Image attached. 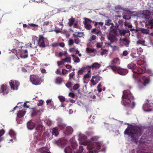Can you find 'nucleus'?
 Listing matches in <instances>:
<instances>
[{
    "label": "nucleus",
    "instance_id": "1",
    "mask_svg": "<svg viewBox=\"0 0 153 153\" xmlns=\"http://www.w3.org/2000/svg\"><path fill=\"white\" fill-rule=\"evenodd\" d=\"M143 132L142 127L131 125L126 129L124 134L128 135L132 141L137 142V140L142 135Z\"/></svg>",
    "mask_w": 153,
    "mask_h": 153
},
{
    "label": "nucleus",
    "instance_id": "2",
    "mask_svg": "<svg viewBox=\"0 0 153 153\" xmlns=\"http://www.w3.org/2000/svg\"><path fill=\"white\" fill-rule=\"evenodd\" d=\"M122 99V104L126 107H128L131 101L134 100V98L130 91L127 90L123 91Z\"/></svg>",
    "mask_w": 153,
    "mask_h": 153
},
{
    "label": "nucleus",
    "instance_id": "3",
    "mask_svg": "<svg viewBox=\"0 0 153 153\" xmlns=\"http://www.w3.org/2000/svg\"><path fill=\"white\" fill-rule=\"evenodd\" d=\"M101 144L100 142H94L90 143L86 147L88 150L87 153H98V151L100 149Z\"/></svg>",
    "mask_w": 153,
    "mask_h": 153
},
{
    "label": "nucleus",
    "instance_id": "4",
    "mask_svg": "<svg viewBox=\"0 0 153 153\" xmlns=\"http://www.w3.org/2000/svg\"><path fill=\"white\" fill-rule=\"evenodd\" d=\"M30 79L32 84L37 85L41 83V79L37 75H31L30 76Z\"/></svg>",
    "mask_w": 153,
    "mask_h": 153
},
{
    "label": "nucleus",
    "instance_id": "5",
    "mask_svg": "<svg viewBox=\"0 0 153 153\" xmlns=\"http://www.w3.org/2000/svg\"><path fill=\"white\" fill-rule=\"evenodd\" d=\"M78 140L79 141V143L82 145L87 146L90 143L87 140V138L86 136L83 134H80L79 135Z\"/></svg>",
    "mask_w": 153,
    "mask_h": 153
},
{
    "label": "nucleus",
    "instance_id": "6",
    "mask_svg": "<svg viewBox=\"0 0 153 153\" xmlns=\"http://www.w3.org/2000/svg\"><path fill=\"white\" fill-rule=\"evenodd\" d=\"M145 71V68L138 67L135 69L134 70H133V76L134 79H136L137 76L136 75V74H143Z\"/></svg>",
    "mask_w": 153,
    "mask_h": 153
},
{
    "label": "nucleus",
    "instance_id": "7",
    "mask_svg": "<svg viewBox=\"0 0 153 153\" xmlns=\"http://www.w3.org/2000/svg\"><path fill=\"white\" fill-rule=\"evenodd\" d=\"M94 21H92L88 18H85V20L83 22L84 27L87 30H90L92 28V26L91 25V23H94Z\"/></svg>",
    "mask_w": 153,
    "mask_h": 153
},
{
    "label": "nucleus",
    "instance_id": "8",
    "mask_svg": "<svg viewBox=\"0 0 153 153\" xmlns=\"http://www.w3.org/2000/svg\"><path fill=\"white\" fill-rule=\"evenodd\" d=\"M9 84L11 89L14 90H17L19 84L17 81L11 80L9 82Z\"/></svg>",
    "mask_w": 153,
    "mask_h": 153
},
{
    "label": "nucleus",
    "instance_id": "9",
    "mask_svg": "<svg viewBox=\"0 0 153 153\" xmlns=\"http://www.w3.org/2000/svg\"><path fill=\"white\" fill-rule=\"evenodd\" d=\"M116 68L113 71L115 73H118L119 74L122 75H126L128 72V70L125 69L121 68L119 67L117 68Z\"/></svg>",
    "mask_w": 153,
    "mask_h": 153
},
{
    "label": "nucleus",
    "instance_id": "10",
    "mask_svg": "<svg viewBox=\"0 0 153 153\" xmlns=\"http://www.w3.org/2000/svg\"><path fill=\"white\" fill-rule=\"evenodd\" d=\"M44 129V128L42 125L40 124L38 125L36 128V130L34 133V134L35 135L38 134V135L40 136Z\"/></svg>",
    "mask_w": 153,
    "mask_h": 153
},
{
    "label": "nucleus",
    "instance_id": "11",
    "mask_svg": "<svg viewBox=\"0 0 153 153\" xmlns=\"http://www.w3.org/2000/svg\"><path fill=\"white\" fill-rule=\"evenodd\" d=\"M120 62L119 59L118 58L114 59L111 62V65L109 66V67L113 71L116 69L115 68H117L118 66H116L115 64H119Z\"/></svg>",
    "mask_w": 153,
    "mask_h": 153
},
{
    "label": "nucleus",
    "instance_id": "12",
    "mask_svg": "<svg viewBox=\"0 0 153 153\" xmlns=\"http://www.w3.org/2000/svg\"><path fill=\"white\" fill-rule=\"evenodd\" d=\"M117 33L111 30H110L109 33V35L108 37V40L111 42H113L117 40L116 39Z\"/></svg>",
    "mask_w": 153,
    "mask_h": 153
},
{
    "label": "nucleus",
    "instance_id": "13",
    "mask_svg": "<svg viewBox=\"0 0 153 153\" xmlns=\"http://www.w3.org/2000/svg\"><path fill=\"white\" fill-rule=\"evenodd\" d=\"M102 78L99 75L94 76H92V79L91 81V82L92 84L93 85H94L97 84L98 82L101 80Z\"/></svg>",
    "mask_w": 153,
    "mask_h": 153
},
{
    "label": "nucleus",
    "instance_id": "14",
    "mask_svg": "<svg viewBox=\"0 0 153 153\" xmlns=\"http://www.w3.org/2000/svg\"><path fill=\"white\" fill-rule=\"evenodd\" d=\"M44 39V38L42 35H39L38 42L39 43V46L40 47L44 48L45 47Z\"/></svg>",
    "mask_w": 153,
    "mask_h": 153
},
{
    "label": "nucleus",
    "instance_id": "15",
    "mask_svg": "<svg viewBox=\"0 0 153 153\" xmlns=\"http://www.w3.org/2000/svg\"><path fill=\"white\" fill-rule=\"evenodd\" d=\"M100 67V65L97 62H95L91 66H87L88 70H90L91 68L98 69ZM91 70L88 71V72H90Z\"/></svg>",
    "mask_w": 153,
    "mask_h": 153
},
{
    "label": "nucleus",
    "instance_id": "16",
    "mask_svg": "<svg viewBox=\"0 0 153 153\" xmlns=\"http://www.w3.org/2000/svg\"><path fill=\"white\" fill-rule=\"evenodd\" d=\"M26 111L25 110H22L19 111L17 114V117L16 118V120L18 121L19 118H22L25 115Z\"/></svg>",
    "mask_w": 153,
    "mask_h": 153
},
{
    "label": "nucleus",
    "instance_id": "17",
    "mask_svg": "<svg viewBox=\"0 0 153 153\" xmlns=\"http://www.w3.org/2000/svg\"><path fill=\"white\" fill-rule=\"evenodd\" d=\"M146 26L149 29H152L153 28V19L149 20L146 24Z\"/></svg>",
    "mask_w": 153,
    "mask_h": 153
},
{
    "label": "nucleus",
    "instance_id": "18",
    "mask_svg": "<svg viewBox=\"0 0 153 153\" xmlns=\"http://www.w3.org/2000/svg\"><path fill=\"white\" fill-rule=\"evenodd\" d=\"M27 126L28 129L32 130L34 128L35 124L31 121H30L27 123Z\"/></svg>",
    "mask_w": 153,
    "mask_h": 153
},
{
    "label": "nucleus",
    "instance_id": "19",
    "mask_svg": "<svg viewBox=\"0 0 153 153\" xmlns=\"http://www.w3.org/2000/svg\"><path fill=\"white\" fill-rule=\"evenodd\" d=\"M92 33H94L97 36H100L102 35V33L100 30L97 29L96 28L92 29L91 31Z\"/></svg>",
    "mask_w": 153,
    "mask_h": 153
},
{
    "label": "nucleus",
    "instance_id": "20",
    "mask_svg": "<svg viewBox=\"0 0 153 153\" xmlns=\"http://www.w3.org/2000/svg\"><path fill=\"white\" fill-rule=\"evenodd\" d=\"M136 64L133 62H132L129 63L127 65L128 68L129 69L132 70L133 71V70H134L136 68Z\"/></svg>",
    "mask_w": 153,
    "mask_h": 153
},
{
    "label": "nucleus",
    "instance_id": "21",
    "mask_svg": "<svg viewBox=\"0 0 153 153\" xmlns=\"http://www.w3.org/2000/svg\"><path fill=\"white\" fill-rule=\"evenodd\" d=\"M141 80L143 82V84L144 86L149 83V80L148 78L145 76H143Z\"/></svg>",
    "mask_w": 153,
    "mask_h": 153
},
{
    "label": "nucleus",
    "instance_id": "22",
    "mask_svg": "<svg viewBox=\"0 0 153 153\" xmlns=\"http://www.w3.org/2000/svg\"><path fill=\"white\" fill-rule=\"evenodd\" d=\"M63 81V78L60 76H57L54 79L55 82L57 84H61Z\"/></svg>",
    "mask_w": 153,
    "mask_h": 153
},
{
    "label": "nucleus",
    "instance_id": "23",
    "mask_svg": "<svg viewBox=\"0 0 153 153\" xmlns=\"http://www.w3.org/2000/svg\"><path fill=\"white\" fill-rule=\"evenodd\" d=\"M73 131L72 128L70 126H68L66 128L65 131V134L67 135H69L71 134Z\"/></svg>",
    "mask_w": 153,
    "mask_h": 153
},
{
    "label": "nucleus",
    "instance_id": "24",
    "mask_svg": "<svg viewBox=\"0 0 153 153\" xmlns=\"http://www.w3.org/2000/svg\"><path fill=\"white\" fill-rule=\"evenodd\" d=\"M57 145L59 146H64L66 142L64 140H59L56 142Z\"/></svg>",
    "mask_w": 153,
    "mask_h": 153
},
{
    "label": "nucleus",
    "instance_id": "25",
    "mask_svg": "<svg viewBox=\"0 0 153 153\" xmlns=\"http://www.w3.org/2000/svg\"><path fill=\"white\" fill-rule=\"evenodd\" d=\"M28 51L27 50H24V53L23 52L20 55V57L21 58L23 59H25L27 58L28 56Z\"/></svg>",
    "mask_w": 153,
    "mask_h": 153
},
{
    "label": "nucleus",
    "instance_id": "26",
    "mask_svg": "<svg viewBox=\"0 0 153 153\" xmlns=\"http://www.w3.org/2000/svg\"><path fill=\"white\" fill-rule=\"evenodd\" d=\"M50 22L49 21L45 22L43 23V25H41L39 26L42 29V30L44 31L45 28V26H47L49 25Z\"/></svg>",
    "mask_w": 153,
    "mask_h": 153
},
{
    "label": "nucleus",
    "instance_id": "27",
    "mask_svg": "<svg viewBox=\"0 0 153 153\" xmlns=\"http://www.w3.org/2000/svg\"><path fill=\"white\" fill-rule=\"evenodd\" d=\"M7 88V85L2 84L1 87V89H0V93H2L6 91Z\"/></svg>",
    "mask_w": 153,
    "mask_h": 153
},
{
    "label": "nucleus",
    "instance_id": "28",
    "mask_svg": "<svg viewBox=\"0 0 153 153\" xmlns=\"http://www.w3.org/2000/svg\"><path fill=\"white\" fill-rule=\"evenodd\" d=\"M52 134L53 135L56 136L59 134V132L58 129L56 128H53L52 130Z\"/></svg>",
    "mask_w": 153,
    "mask_h": 153
},
{
    "label": "nucleus",
    "instance_id": "29",
    "mask_svg": "<svg viewBox=\"0 0 153 153\" xmlns=\"http://www.w3.org/2000/svg\"><path fill=\"white\" fill-rule=\"evenodd\" d=\"M86 69L88 70L87 66L86 67H84L82 68L81 69H79L78 72V75L82 74Z\"/></svg>",
    "mask_w": 153,
    "mask_h": 153
},
{
    "label": "nucleus",
    "instance_id": "30",
    "mask_svg": "<svg viewBox=\"0 0 153 153\" xmlns=\"http://www.w3.org/2000/svg\"><path fill=\"white\" fill-rule=\"evenodd\" d=\"M143 16L146 19H148L150 15V11L148 10H145L143 11Z\"/></svg>",
    "mask_w": 153,
    "mask_h": 153
},
{
    "label": "nucleus",
    "instance_id": "31",
    "mask_svg": "<svg viewBox=\"0 0 153 153\" xmlns=\"http://www.w3.org/2000/svg\"><path fill=\"white\" fill-rule=\"evenodd\" d=\"M75 19L73 17H71V18L69 19L68 20V25L69 26H71L74 24L75 21Z\"/></svg>",
    "mask_w": 153,
    "mask_h": 153
},
{
    "label": "nucleus",
    "instance_id": "32",
    "mask_svg": "<svg viewBox=\"0 0 153 153\" xmlns=\"http://www.w3.org/2000/svg\"><path fill=\"white\" fill-rule=\"evenodd\" d=\"M72 56L73 57V59L75 62L78 63L80 61V59L77 56H75L74 55H72Z\"/></svg>",
    "mask_w": 153,
    "mask_h": 153
},
{
    "label": "nucleus",
    "instance_id": "33",
    "mask_svg": "<svg viewBox=\"0 0 153 153\" xmlns=\"http://www.w3.org/2000/svg\"><path fill=\"white\" fill-rule=\"evenodd\" d=\"M65 153H72V150L69 146L66 147L64 150Z\"/></svg>",
    "mask_w": 153,
    "mask_h": 153
},
{
    "label": "nucleus",
    "instance_id": "34",
    "mask_svg": "<svg viewBox=\"0 0 153 153\" xmlns=\"http://www.w3.org/2000/svg\"><path fill=\"white\" fill-rule=\"evenodd\" d=\"M75 75V73L74 71L70 73L69 75V79L71 80L73 79V80H75L74 76Z\"/></svg>",
    "mask_w": 153,
    "mask_h": 153
},
{
    "label": "nucleus",
    "instance_id": "35",
    "mask_svg": "<svg viewBox=\"0 0 153 153\" xmlns=\"http://www.w3.org/2000/svg\"><path fill=\"white\" fill-rule=\"evenodd\" d=\"M58 125L62 128H64L66 126V125L62 122H59L58 123Z\"/></svg>",
    "mask_w": 153,
    "mask_h": 153
},
{
    "label": "nucleus",
    "instance_id": "36",
    "mask_svg": "<svg viewBox=\"0 0 153 153\" xmlns=\"http://www.w3.org/2000/svg\"><path fill=\"white\" fill-rule=\"evenodd\" d=\"M105 25L107 26H110L112 23V21L110 19L105 20Z\"/></svg>",
    "mask_w": 153,
    "mask_h": 153
},
{
    "label": "nucleus",
    "instance_id": "37",
    "mask_svg": "<svg viewBox=\"0 0 153 153\" xmlns=\"http://www.w3.org/2000/svg\"><path fill=\"white\" fill-rule=\"evenodd\" d=\"M123 41L124 42V44L125 45H129L130 42L126 38H125L123 39Z\"/></svg>",
    "mask_w": 153,
    "mask_h": 153
},
{
    "label": "nucleus",
    "instance_id": "38",
    "mask_svg": "<svg viewBox=\"0 0 153 153\" xmlns=\"http://www.w3.org/2000/svg\"><path fill=\"white\" fill-rule=\"evenodd\" d=\"M58 98L61 102H63L65 101V97L62 96H58Z\"/></svg>",
    "mask_w": 153,
    "mask_h": 153
},
{
    "label": "nucleus",
    "instance_id": "39",
    "mask_svg": "<svg viewBox=\"0 0 153 153\" xmlns=\"http://www.w3.org/2000/svg\"><path fill=\"white\" fill-rule=\"evenodd\" d=\"M29 25L31 27H34V29H33V30H37L38 29V28L37 27H38V25H37L32 23H30L29 24Z\"/></svg>",
    "mask_w": 153,
    "mask_h": 153
},
{
    "label": "nucleus",
    "instance_id": "40",
    "mask_svg": "<svg viewBox=\"0 0 153 153\" xmlns=\"http://www.w3.org/2000/svg\"><path fill=\"white\" fill-rule=\"evenodd\" d=\"M108 52V51L105 49H101L100 51V54L102 56L105 54L107 53Z\"/></svg>",
    "mask_w": 153,
    "mask_h": 153
},
{
    "label": "nucleus",
    "instance_id": "41",
    "mask_svg": "<svg viewBox=\"0 0 153 153\" xmlns=\"http://www.w3.org/2000/svg\"><path fill=\"white\" fill-rule=\"evenodd\" d=\"M86 51L87 53H93L94 51V49L87 48L86 49Z\"/></svg>",
    "mask_w": 153,
    "mask_h": 153
},
{
    "label": "nucleus",
    "instance_id": "42",
    "mask_svg": "<svg viewBox=\"0 0 153 153\" xmlns=\"http://www.w3.org/2000/svg\"><path fill=\"white\" fill-rule=\"evenodd\" d=\"M96 39V36L95 35H92L91 37L89 39V42H92L93 41L95 40Z\"/></svg>",
    "mask_w": 153,
    "mask_h": 153
},
{
    "label": "nucleus",
    "instance_id": "43",
    "mask_svg": "<svg viewBox=\"0 0 153 153\" xmlns=\"http://www.w3.org/2000/svg\"><path fill=\"white\" fill-rule=\"evenodd\" d=\"M63 60L65 62H67L71 63V58L70 57H67L65 59H63Z\"/></svg>",
    "mask_w": 153,
    "mask_h": 153
},
{
    "label": "nucleus",
    "instance_id": "44",
    "mask_svg": "<svg viewBox=\"0 0 153 153\" xmlns=\"http://www.w3.org/2000/svg\"><path fill=\"white\" fill-rule=\"evenodd\" d=\"M119 33L120 34L121 36H124L126 33L125 30H120Z\"/></svg>",
    "mask_w": 153,
    "mask_h": 153
},
{
    "label": "nucleus",
    "instance_id": "45",
    "mask_svg": "<svg viewBox=\"0 0 153 153\" xmlns=\"http://www.w3.org/2000/svg\"><path fill=\"white\" fill-rule=\"evenodd\" d=\"M83 147L82 146H80L79 149L78 150V153H82L83 151Z\"/></svg>",
    "mask_w": 153,
    "mask_h": 153
},
{
    "label": "nucleus",
    "instance_id": "46",
    "mask_svg": "<svg viewBox=\"0 0 153 153\" xmlns=\"http://www.w3.org/2000/svg\"><path fill=\"white\" fill-rule=\"evenodd\" d=\"M145 42V41L144 40H139L137 41V44H141L142 45H144Z\"/></svg>",
    "mask_w": 153,
    "mask_h": 153
},
{
    "label": "nucleus",
    "instance_id": "47",
    "mask_svg": "<svg viewBox=\"0 0 153 153\" xmlns=\"http://www.w3.org/2000/svg\"><path fill=\"white\" fill-rule=\"evenodd\" d=\"M71 71V70H69V71H68L66 69H63L62 70V72L61 73L63 75H65L68 72H69Z\"/></svg>",
    "mask_w": 153,
    "mask_h": 153
},
{
    "label": "nucleus",
    "instance_id": "48",
    "mask_svg": "<svg viewBox=\"0 0 153 153\" xmlns=\"http://www.w3.org/2000/svg\"><path fill=\"white\" fill-rule=\"evenodd\" d=\"M144 63V61L143 60H139L137 61V65H143Z\"/></svg>",
    "mask_w": 153,
    "mask_h": 153
},
{
    "label": "nucleus",
    "instance_id": "49",
    "mask_svg": "<svg viewBox=\"0 0 153 153\" xmlns=\"http://www.w3.org/2000/svg\"><path fill=\"white\" fill-rule=\"evenodd\" d=\"M98 138V137L94 136L92 137L91 139V140L92 141H97Z\"/></svg>",
    "mask_w": 153,
    "mask_h": 153
},
{
    "label": "nucleus",
    "instance_id": "50",
    "mask_svg": "<svg viewBox=\"0 0 153 153\" xmlns=\"http://www.w3.org/2000/svg\"><path fill=\"white\" fill-rule=\"evenodd\" d=\"M123 18L124 19L129 20L131 18V17L129 15H125L123 16Z\"/></svg>",
    "mask_w": 153,
    "mask_h": 153
},
{
    "label": "nucleus",
    "instance_id": "51",
    "mask_svg": "<svg viewBox=\"0 0 153 153\" xmlns=\"http://www.w3.org/2000/svg\"><path fill=\"white\" fill-rule=\"evenodd\" d=\"M65 62L63 60V59H62L60 61H58L57 62V64L58 66L62 65Z\"/></svg>",
    "mask_w": 153,
    "mask_h": 153
},
{
    "label": "nucleus",
    "instance_id": "52",
    "mask_svg": "<svg viewBox=\"0 0 153 153\" xmlns=\"http://www.w3.org/2000/svg\"><path fill=\"white\" fill-rule=\"evenodd\" d=\"M37 135H35L34 137V140L35 142L37 143L38 140V136H40L38 134Z\"/></svg>",
    "mask_w": 153,
    "mask_h": 153
},
{
    "label": "nucleus",
    "instance_id": "53",
    "mask_svg": "<svg viewBox=\"0 0 153 153\" xmlns=\"http://www.w3.org/2000/svg\"><path fill=\"white\" fill-rule=\"evenodd\" d=\"M119 27V25L118 24H116L115 26H114V29H113V30H111V31L116 33V30L117 29H118V28Z\"/></svg>",
    "mask_w": 153,
    "mask_h": 153
},
{
    "label": "nucleus",
    "instance_id": "54",
    "mask_svg": "<svg viewBox=\"0 0 153 153\" xmlns=\"http://www.w3.org/2000/svg\"><path fill=\"white\" fill-rule=\"evenodd\" d=\"M141 31L142 33H144L145 34H147L149 33L148 30L144 29H142L141 30Z\"/></svg>",
    "mask_w": 153,
    "mask_h": 153
},
{
    "label": "nucleus",
    "instance_id": "55",
    "mask_svg": "<svg viewBox=\"0 0 153 153\" xmlns=\"http://www.w3.org/2000/svg\"><path fill=\"white\" fill-rule=\"evenodd\" d=\"M80 41V39L78 38H75L74 42L76 44H78Z\"/></svg>",
    "mask_w": 153,
    "mask_h": 153
},
{
    "label": "nucleus",
    "instance_id": "56",
    "mask_svg": "<svg viewBox=\"0 0 153 153\" xmlns=\"http://www.w3.org/2000/svg\"><path fill=\"white\" fill-rule=\"evenodd\" d=\"M79 87V85L78 84H75L73 87V89L76 90Z\"/></svg>",
    "mask_w": 153,
    "mask_h": 153
},
{
    "label": "nucleus",
    "instance_id": "57",
    "mask_svg": "<svg viewBox=\"0 0 153 153\" xmlns=\"http://www.w3.org/2000/svg\"><path fill=\"white\" fill-rule=\"evenodd\" d=\"M74 41L72 39H70L68 41V45H72L74 43Z\"/></svg>",
    "mask_w": 153,
    "mask_h": 153
},
{
    "label": "nucleus",
    "instance_id": "58",
    "mask_svg": "<svg viewBox=\"0 0 153 153\" xmlns=\"http://www.w3.org/2000/svg\"><path fill=\"white\" fill-rule=\"evenodd\" d=\"M128 55V52L127 51H124L123 54L121 55L122 56H126Z\"/></svg>",
    "mask_w": 153,
    "mask_h": 153
},
{
    "label": "nucleus",
    "instance_id": "59",
    "mask_svg": "<svg viewBox=\"0 0 153 153\" xmlns=\"http://www.w3.org/2000/svg\"><path fill=\"white\" fill-rule=\"evenodd\" d=\"M43 136L44 137H48L49 134L48 132H45L43 134Z\"/></svg>",
    "mask_w": 153,
    "mask_h": 153
},
{
    "label": "nucleus",
    "instance_id": "60",
    "mask_svg": "<svg viewBox=\"0 0 153 153\" xmlns=\"http://www.w3.org/2000/svg\"><path fill=\"white\" fill-rule=\"evenodd\" d=\"M71 146L73 149H76L78 146L76 143H73L71 144Z\"/></svg>",
    "mask_w": 153,
    "mask_h": 153
},
{
    "label": "nucleus",
    "instance_id": "61",
    "mask_svg": "<svg viewBox=\"0 0 153 153\" xmlns=\"http://www.w3.org/2000/svg\"><path fill=\"white\" fill-rule=\"evenodd\" d=\"M68 96L69 97H71L72 98H74L75 97V95L74 93H70L69 94Z\"/></svg>",
    "mask_w": 153,
    "mask_h": 153
},
{
    "label": "nucleus",
    "instance_id": "62",
    "mask_svg": "<svg viewBox=\"0 0 153 153\" xmlns=\"http://www.w3.org/2000/svg\"><path fill=\"white\" fill-rule=\"evenodd\" d=\"M71 84L70 82H68L66 84V86L68 88H70L71 86Z\"/></svg>",
    "mask_w": 153,
    "mask_h": 153
},
{
    "label": "nucleus",
    "instance_id": "63",
    "mask_svg": "<svg viewBox=\"0 0 153 153\" xmlns=\"http://www.w3.org/2000/svg\"><path fill=\"white\" fill-rule=\"evenodd\" d=\"M37 112L36 111H34L31 114V116L33 117L35 116L36 115Z\"/></svg>",
    "mask_w": 153,
    "mask_h": 153
},
{
    "label": "nucleus",
    "instance_id": "64",
    "mask_svg": "<svg viewBox=\"0 0 153 153\" xmlns=\"http://www.w3.org/2000/svg\"><path fill=\"white\" fill-rule=\"evenodd\" d=\"M43 103V101L42 100H40L39 101V102L37 104L38 106H42Z\"/></svg>",
    "mask_w": 153,
    "mask_h": 153
}]
</instances>
